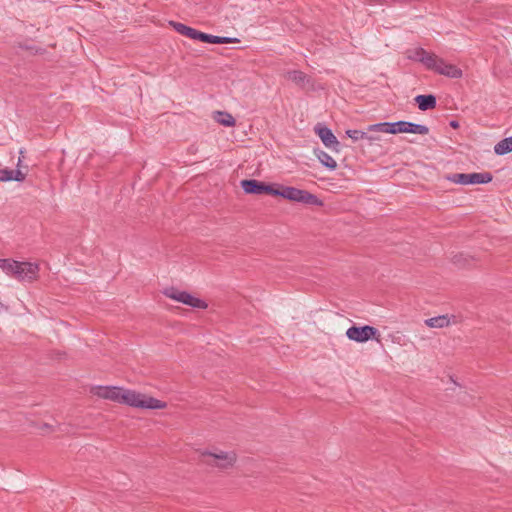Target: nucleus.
I'll use <instances>...</instances> for the list:
<instances>
[{
  "mask_svg": "<svg viewBox=\"0 0 512 512\" xmlns=\"http://www.w3.org/2000/svg\"><path fill=\"white\" fill-rule=\"evenodd\" d=\"M91 393L98 398L125 404L137 409L160 410L167 407L166 402L162 400L119 386H93Z\"/></svg>",
  "mask_w": 512,
  "mask_h": 512,
  "instance_id": "nucleus-1",
  "label": "nucleus"
},
{
  "mask_svg": "<svg viewBox=\"0 0 512 512\" xmlns=\"http://www.w3.org/2000/svg\"><path fill=\"white\" fill-rule=\"evenodd\" d=\"M405 54L409 60L421 63L426 69L434 73L449 78H461L463 75L461 68L457 65L447 62L435 53L429 52L422 47L409 48Z\"/></svg>",
  "mask_w": 512,
  "mask_h": 512,
  "instance_id": "nucleus-2",
  "label": "nucleus"
},
{
  "mask_svg": "<svg viewBox=\"0 0 512 512\" xmlns=\"http://www.w3.org/2000/svg\"><path fill=\"white\" fill-rule=\"evenodd\" d=\"M402 133L427 135L429 128L425 125L408 121L381 122L367 127L365 140L370 144H375L382 140L381 134L396 135Z\"/></svg>",
  "mask_w": 512,
  "mask_h": 512,
  "instance_id": "nucleus-3",
  "label": "nucleus"
},
{
  "mask_svg": "<svg viewBox=\"0 0 512 512\" xmlns=\"http://www.w3.org/2000/svg\"><path fill=\"white\" fill-rule=\"evenodd\" d=\"M0 269L21 282H33L39 276V265L34 262L0 259Z\"/></svg>",
  "mask_w": 512,
  "mask_h": 512,
  "instance_id": "nucleus-4",
  "label": "nucleus"
},
{
  "mask_svg": "<svg viewBox=\"0 0 512 512\" xmlns=\"http://www.w3.org/2000/svg\"><path fill=\"white\" fill-rule=\"evenodd\" d=\"M200 456L207 465L221 471L231 469L237 461V455L233 450H224L219 447L202 449Z\"/></svg>",
  "mask_w": 512,
  "mask_h": 512,
  "instance_id": "nucleus-5",
  "label": "nucleus"
},
{
  "mask_svg": "<svg viewBox=\"0 0 512 512\" xmlns=\"http://www.w3.org/2000/svg\"><path fill=\"white\" fill-rule=\"evenodd\" d=\"M274 196L282 197L288 201L303 203L307 205H323L322 200L307 190L299 189L293 186H285L278 183H276Z\"/></svg>",
  "mask_w": 512,
  "mask_h": 512,
  "instance_id": "nucleus-6",
  "label": "nucleus"
},
{
  "mask_svg": "<svg viewBox=\"0 0 512 512\" xmlns=\"http://www.w3.org/2000/svg\"><path fill=\"white\" fill-rule=\"evenodd\" d=\"M170 25L180 34L193 39V40H199L205 43H211V44H230V43H239L240 40L238 38H231V37H220V36H214L210 34H206L203 32H200L194 28H191L189 26H186L185 24L179 23V22H170Z\"/></svg>",
  "mask_w": 512,
  "mask_h": 512,
  "instance_id": "nucleus-7",
  "label": "nucleus"
},
{
  "mask_svg": "<svg viewBox=\"0 0 512 512\" xmlns=\"http://www.w3.org/2000/svg\"><path fill=\"white\" fill-rule=\"evenodd\" d=\"M163 294L173 301L182 303L194 309L205 310L208 308V303L205 299L186 290L176 287H167L163 290Z\"/></svg>",
  "mask_w": 512,
  "mask_h": 512,
  "instance_id": "nucleus-8",
  "label": "nucleus"
},
{
  "mask_svg": "<svg viewBox=\"0 0 512 512\" xmlns=\"http://www.w3.org/2000/svg\"><path fill=\"white\" fill-rule=\"evenodd\" d=\"M346 336L349 340L355 341L358 343H364L369 340L380 341V333L379 331L369 325L365 326H351L346 331Z\"/></svg>",
  "mask_w": 512,
  "mask_h": 512,
  "instance_id": "nucleus-9",
  "label": "nucleus"
},
{
  "mask_svg": "<svg viewBox=\"0 0 512 512\" xmlns=\"http://www.w3.org/2000/svg\"><path fill=\"white\" fill-rule=\"evenodd\" d=\"M314 132L326 148L336 153L340 152V142L331 129L322 123H317L314 127Z\"/></svg>",
  "mask_w": 512,
  "mask_h": 512,
  "instance_id": "nucleus-10",
  "label": "nucleus"
},
{
  "mask_svg": "<svg viewBox=\"0 0 512 512\" xmlns=\"http://www.w3.org/2000/svg\"><path fill=\"white\" fill-rule=\"evenodd\" d=\"M241 187L247 194H268L274 196L276 183L266 184L254 179L242 180Z\"/></svg>",
  "mask_w": 512,
  "mask_h": 512,
  "instance_id": "nucleus-11",
  "label": "nucleus"
},
{
  "mask_svg": "<svg viewBox=\"0 0 512 512\" xmlns=\"http://www.w3.org/2000/svg\"><path fill=\"white\" fill-rule=\"evenodd\" d=\"M21 163H22V158H19L18 162H17V169H15V170H11L8 168L0 169V181L1 182H8V181L23 182L27 176V167H25V170H22L20 168Z\"/></svg>",
  "mask_w": 512,
  "mask_h": 512,
  "instance_id": "nucleus-12",
  "label": "nucleus"
},
{
  "mask_svg": "<svg viewBox=\"0 0 512 512\" xmlns=\"http://www.w3.org/2000/svg\"><path fill=\"white\" fill-rule=\"evenodd\" d=\"M213 119L218 124H220L224 127H234L236 125L235 118L232 116V114H230L229 112H226V111L214 112Z\"/></svg>",
  "mask_w": 512,
  "mask_h": 512,
  "instance_id": "nucleus-13",
  "label": "nucleus"
},
{
  "mask_svg": "<svg viewBox=\"0 0 512 512\" xmlns=\"http://www.w3.org/2000/svg\"><path fill=\"white\" fill-rule=\"evenodd\" d=\"M451 319H455L454 316L440 315L425 320V324L431 328H444L451 324Z\"/></svg>",
  "mask_w": 512,
  "mask_h": 512,
  "instance_id": "nucleus-14",
  "label": "nucleus"
},
{
  "mask_svg": "<svg viewBox=\"0 0 512 512\" xmlns=\"http://www.w3.org/2000/svg\"><path fill=\"white\" fill-rule=\"evenodd\" d=\"M415 102L422 111L433 109L436 106V98L433 95H418Z\"/></svg>",
  "mask_w": 512,
  "mask_h": 512,
  "instance_id": "nucleus-15",
  "label": "nucleus"
},
{
  "mask_svg": "<svg viewBox=\"0 0 512 512\" xmlns=\"http://www.w3.org/2000/svg\"><path fill=\"white\" fill-rule=\"evenodd\" d=\"M314 154L319 162L329 170H335L337 168V162L327 152L323 150H314Z\"/></svg>",
  "mask_w": 512,
  "mask_h": 512,
  "instance_id": "nucleus-16",
  "label": "nucleus"
},
{
  "mask_svg": "<svg viewBox=\"0 0 512 512\" xmlns=\"http://www.w3.org/2000/svg\"><path fill=\"white\" fill-rule=\"evenodd\" d=\"M492 181V175L488 172L468 174V185L486 184Z\"/></svg>",
  "mask_w": 512,
  "mask_h": 512,
  "instance_id": "nucleus-17",
  "label": "nucleus"
},
{
  "mask_svg": "<svg viewBox=\"0 0 512 512\" xmlns=\"http://www.w3.org/2000/svg\"><path fill=\"white\" fill-rule=\"evenodd\" d=\"M494 152L497 155H505L509 152H512V137L505 138L501 141H499L494 146Z\"/></svg>",
  "mask_w": 512,
  "mask_h": 512,
  "instance_id": "nucleus-18",
  "label": "nucleus"
},
{
  "mask_svg": "<svg viewBox=\"0 0 512 512\" xmlns=\"http://www.w3.org/2000/svg\"><path fill=\"white\" fill-rule=\"evenodd\" d=\"M286 77L288 80H290L296 84H299V85H304L306 82V79H307L306 75L303 72L298 71V70H293V71L287 72Z\"/></svg>",
  "mask_w": 512,
  "mask_h": 512,
  "instance_id": "nucleus-19",
  "label": "nucleus"
},
{
  "mask_svg": "<svg viewBox=\"0 0 512 512\" xmlns=\"http://www.w3.org/2000/svg\"><path fill=\"white\" fill-rule=\"evenodd\" d=\"M448 181L460 184V185H468V174L465 173H456L446 177Z\"/></svg>",
  "mask_w": 512,
  "mask_h": 512,
  "instance_id": "nucleus-20",
  "label": "nucleus"
},
{
  "mask_svg": "<svg viewBox=\"0 0 512 512\" xmlns=\"http://www.w3.org/2000/svg\"><path fill=\"white\" fill-rule=\"evenodd\" d=\"M345 133L354 142L363 140L366 137V132L356 129H348Z\"/></svg>",
  "mask_w": 512,
  "mask_h": 512,
  "instance_id": "nucleus-21",
  "label": "nucleus"
},
{
  "mask_svg": "<svg viewBox=\"0 0 512 512\" xmlns=\"http://www.w3.org/2000/svg\"><path fill=\"white\" fill-rule=\"evenodd\" d=\"M450 125L453 127V128H457L458 127V123L456 121H452L450 123Z\"/></svg>",
  "mask_w": 512,
  "mask_h": 512,
  "instance_id": "nucleus-22",
  "label": "nucleus"
},
{
  "mask_svg": "<svg viewBox=\"0 0 512 512\" xmlns=\"http://www.w3.org/2000/svg\"><path fill=\"white\" fill-rule=\"evenodd\" d=\"M6 309V307L0 302V311Z\"/></svg>",
  "mask_w": 512,
  "mask_h": 512,
  "instance_id": "nucleus-23",
  "label": "nucleus"
}]
</instances>
